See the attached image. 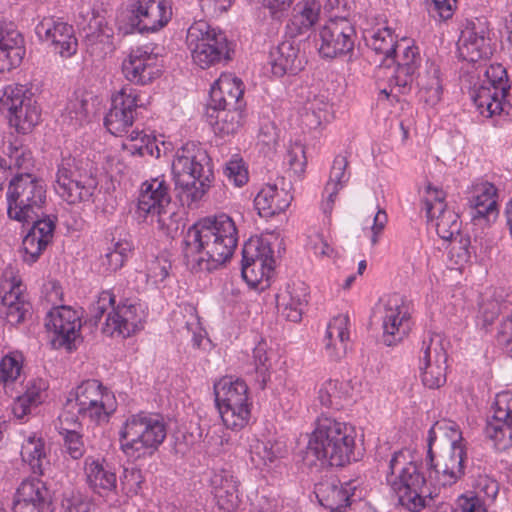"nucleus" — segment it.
<instances>
[{
    "label": "nucleus",
    "mask_w": 512,
    "mask_h": 512,
    "mask_svg": "<svg viewBox=\"0 0 512 512\" xmlns=\"http://www.w3.org/2000/svg\"><path fill=\"white\" fill-rule=\"evenodd\" d=\"M238 242L235 222L226 214L202 219L186 232L182 250L192 271H211L226 263Z\"/></svg>",
    "instance_id": "nucleus-1"
},
{
    "label": "nucleus",
    "mask_w": 512,
    "mask_h": 512,
    "mask_svg": "<svg viewBox=\"0 0 512 512\" xmlns=\"http://www.w3.org/2000/svg\"><path fill=\"white\" fill-rule=\"evenodd\" d=\"M177 196L183 204L200 200L214 177L211 160L204 148L194 142L183 145L172 163Z\"/></svg>",
    "instance_id": "nucleus-2"
},
{
    "label": "nucleus",
    "mask_w": 512,
    "mask_h": 512,
    "mask_svg": "<svg viewBox=\"0 0 512 512\" xmlns=\"http://www.w3.org/2000/svg\"><path fill=\"white\" fill-rule=\"evenodd\" d=\"M420 463L409 450L395 452L388 463L386 483L397 495L399 503L412 512H419L430 495Z\"/></svg>",
    "instance_id": "nucleus-3"
},
{
    "label": "nucleus",
    "mask_w": 512,
    "mask_h": 512,
    "mask_svg": "<svg viewBox=\"0 0 512 512\" xmlns=\"http://www.w3.org/2000/svg\"><path fill=\"white\" fill-rule=\"evenodd\" d=\"M114 397L95 379L83 381L70 393L59 416L61 424H76L79 418L95 423L107 422L115 411Z\"/></svg>",
    "instance_id": "nucleus-4"
},
{
    "label": "nucleus",
    "mask_w": 512,
    "mask_h": 512,
    "mask_svg": "<svg viewBox=\"0 0 512 512\" xmlns=\"http://www.w3.org/2000/svg\"><path fill=\"white\" fill-rule=\"evenodd\" d=\"M7 215L11 220L29 223L39 217L46 201V186L42 179L30 172H20L9 181Z\"/></svg>",
    "instance_id": "nucleus-5"
},
{
    "label": "nucleus",
    "mask_w": 512,
    "mask_h": 512,
    "mask_svg": "<svg viewBox=\"0 0 512 512\" xmlns=\"http://www.w3.org/2000/svg\"><path fill=\"white\" fill-rule=\"evenodd\" d=\"M98 186L95 169L85 159L63 157L58 164L54 190L69 204L90 201Z\"/></svg>",
    "instance_id": "nucleus-6"
},
{
    "label": "nucleus",
    "mask_w": 512,
    "mask_h": 512,
    "mask_svg": "<svg viewBox=\"0 0 512 512\" xmlns=\"http://www.w3.org/2000/svg\"><path fill=\"white\" fill-rule=\"evenodd\" d=\"M137 214L146 223L167 233L178 229L177 214L164 177H156L142 184Z\"/></svg>",
    "instance_id": "nucleus-7"
},
{
    "label": "nucleus",
    "mask_w": 512,
    "mask_h": 512,
    "mask_svg": "<svg viewBox=\"0 0 512 512\" xmlns=\"http://www.w3.org/2000/svg\"><path fill=\"white\" fill-rule=\"evenodd\" d=\"M186 42L193 63L201 69L225 65L232 58L226 35L205 21L196 22L189 27Z\"/></svg>",
    "instance_id": "nucleus-8"
},
{
    "label": "nucleus",
    "mask_w": 512,
    "mask_h": 512,
    "mask_svg": "<svg viewBox=\"0 0 512 512\" xmlns=\"http://www.w3.org/2000/svg\"><path fill=\"white\" fill-rule=\"evenodd\" d=\"M214 394L224 425L232 430L244 428L251 416L246 383L224 377L214 385Z\"/></svg>",
    "instance_id": "nucleus-9"
},
{
    "label": "nucleus",
    "mask_w": 512,
    "mask_h": 512,
    "mask_svg": "<svg viewBox=\"0 0 512 512\" xmlns=\"http://www.w3.org/2000/svg\"><path fill=\"white\" fill-rule=\"evenodd\" d=\"M166 425L158 415L146 412L131 415L127 418L121 431L122 450L131 455L143 449L156 450L165 440Z\"/></svg>",
    "instance_id": "nucleus-10"
},
{
    "label": "nucleus",
    "mask_w": 512,
    "mask_h": 512,
    "mask_svg": "<svg viewBox=\"0 0 512 512\" xmlns=\"http://www.w3.org/2000/svg\"><path fill=\"white\" fill-rule=\"evenodd\" d=\"M374 316L381 323L382 340L387 346L401 342L411 329V308L400 294L382 297L375 305Z\"/></svg>",
    "instance_id": "nucleus-11"
},
{
    "label": "nucleus",
    "mask_w": 512,
    "mask_h": 512,
    "mask_svg": "<svg viewBox=\"0 0 512 512\" xmlns=\"http://www.w3.org/2000/svg\"><path fill=\"white\" fill-rule=\"evenodd\" d=\"M0 110L7 113L10 126L26 134L40 121V109L31 92L23 85H9L0 97Z\"/></svg>",
    "instance_id": "nucleus-12"
},
{
    "label": "nucleus",
    "mask_w": 512,
    "mask_h": 512,
    "mask_svg": "<svg viewBox=\"0 0 512 512\" xmlns=\"http://www.w3.org/2000/svg\"><path fill=\"white\" fill-rule=\"evenodd\" d=\"M510 86L507 72L500 65H491L485 70L484 78L471 91V98L479 113L487 118L500 115L504 110L505 97Z\"/></svg>",
    "instance_id": "nucleus-13"
},
{
    "label": "nucleus",
    "mask_w": 512,
    "mask_h": 512,
    "mask_svg": "<svg viewBox=\"0 0 512 512\" xmlns=\"http://www.w3.org/2000/svg\"><path fill=\"white\" fill-rule=\"evenodd\" d=\"M356 445V431L333 418H322V457L330 466L343 467L350 463Z\"/></svg>",
    "instance_id": "nucleus-14"
},
{
    "label": "nucleus",
    "mask_w": 512,
    "mask_h": 512,
    "mask_svg": "<svg viewBox=\"0 0 512 512\" xmlns=\"http://www.w3.org/2000/svg\"><path fill=\"white\" fill-rule=\"evenodd\" d=\"M273 251L268 242L260 238H250L242 249L241 273L244 280L257 287L268 281L273 270Z\"/></svg>",
    "instance_id": "nucleus-15"
},
{
    "label": "nucleus",
    "mask_w": 512,
    "mask_h": 512,
    "mask_svg": "<svg viewBox=\"0 0 512 512\" xmlns=\"http://www.w3.org/2000/svg\"><path fill=\"white\" fill-rule=\"evenodd\" d=\"M136 90L130 86H124L112 98V106L104 119L107 130L115 136H123L132 127L136 109L141 107Z\"/></svg>",
    "instance_id": "nucleus-16"
},
{
    "label": "nucleus",
    "mask_w": 512,
    "mask_h": 512,
    "mask_svg": "<svg viewBox=\"0 0 512 512\" xmlns=\"http://www.w3.org/2000/svg\"><path fill=\"white\" fill-rule=\"evenodd\" d=\"M492 408L493 415L487 422L485 434L497 450H506L512 446V393H498Z\"/></svg>",
    "instance_id": "nucleus-17"
},
{
    "label": "nucleus",
    "mask_w": 512,
    "mask_h": 512,
    "mask_svg": "<svg viewBox=\"0 0 512 512\" xmlns=\"http://www.w3.org/2000/svg\"><path fill=\"white\" fill-rule=\"evenodd\" d=\"M445 193L436 188H427L425 210L428 220L433 223L437 234L443 240H452L459 235L461 222L458 214L447 207Z\"/></svg>",
    "instance_id": "nucleus-18"
},
{
    "label": "nucleus",
    "mask_w": 512,
    "mask_h": 512,
    "mask_svg": "<svg viewBox=\"0 0 512 512\" xmlns=\"http://www.w3.org/2000/svg\"><path fill=\"white\" fill-rule=\"evenodd\" d=\"M458 55L467 62H478L492 55L489 30L480 20L467 22L457 42Z\"/></svg>",
    "instance_id": "nucleus-19"
},
{
    "label": "nucleus",
    "mask_w": 512,
    "mask_h": 512,
    "mask_svg": "<svg viewBox=\"0 0 512 512\" xmlns=\"http://www.w3.org/2000/svg\"><path fill=\"white\" fill-rule=\"evenodd\" d=\"M45 326L53 331L52 343L55 347L72 350L74 341L79 336L81 320L78 313L68 306L53 308L46 317Z\"/></svg>",
    "instance_id": "nucleus-20"
},
{
    "label": "nucleus",
    "mask_w": 512,
    "mask_h": 512,
    "mask_svg": "<svg viewBox=\"0 0 512 512\" xmlns=\"http://www.w3.org/2000/svg\"><path fill=\"white\" fill-rule=\"evenodd\" d=\"M131 12V25L141 33L160 30L172 17V8L166 0H137Z\"/></svg>",
    "instance_id": "nucleus-21"
},
{
    "label": "nucleus",
    "mask_w": 512,
    "mask_h": 512,
    "mask_svg": "<svg viewBox=\"0 0 512 512\" xmlns=\"http://www.w3.org/2000/svg\"><path fill=\"white\" fill-rule=\"evenodd\" d=\"M37 36L49 42L61 57L69 58L77 51V39L71 25L53 17L43 18L36 26Z\"/></svg>",
    "instance_id": "nucleus-22"
},
{
    "label": "nucleus",
    "mask_w": 512,
    "mask_h": 512,
    "mask_svg": "<svg viewBox=\"0 0 512 512\" xmlns=\"http://www.w3.org/2000/svg\"><path fill=\"white\" fill-rule=\"evenodd\" d=\"M122 71L129 82L147 85L160 75L157 55L144 48L133 49L123 61Z\"/></svg>",
    "instance_id": "nucleus-23"
},
{
    "label": "nucleus",
    "mask_w": 512,
    "mask_h": 512,
    "mask_svg": "<svg viewBox=\"0 0 512 512\" xmlns=\"http://www.w3.org/2000/svg\"><path fill=\"white\" fill-rule=\"evenodd\" d=\"M14 512H52L48 489L38 478L24 480L17 489Z\"/></svg>",
    "instance_id": "nucleus-24"
},
{
    "label": "nucleus",
    "mask_w": 512,
    "mask_h": 512,
    "mask_svg": "<svg viewBox=\"0 0 512 512\" xmlns=\"http://www.w3.org/2000/svg\"><path fill=\"white\" fill-rule=\"evenodd\" d=\"M353 28L344 16L336 15L322 27V56L336 57L353 48Z\"/></svg>",
    "instance_id": "nucleus-25"
},
{
    "label": "nucleus",
    "mask_w": 512,
    "mask_h": 512,
    "mask_svg": "<svg viewBox=\"0 0 512 512\" xmlns=\"http://www.w3.org/2000/svg\"><path fill=\"white\" fill-rule=\"evenodd\" d=\"M142 319L139 305L123 303L107 314L102 331L109 336L129 337L141 328Z\"/></svg>",
    "instance_id": "nucleus-26"
},
{
    "label": "nucleus",
    "mask_w": 512,
    "mask_h": 512,
    "mask_svg": "<svg viewBox=\"0 0 512 512\" xmlns=\"http://www.w3.org/2000/svg\"><path fill=\"white\" fill-rule=\"evenodd\" d=\"M29 223L33 225L22 241L23 259L25 262L34 263L52 242L56 223L49 216H39Z\"/></svg>",
    "instance_id": "nucleus-27"
},
{
    "label": "nucleus",
    "mask_w": 512,
    "mask_h": 512,
    "mask_svg": "<svg viewBox=\"0 0 512 512\" xmlns=\"http://www.w3.org/2000/svg\"><path fill=\"white\" fill-rule=\"evenodd\" d=\"M243 93L239 78L222 74L211 87L209 110L215 112L219 108H243Z\"/></svg>",
    "instance_id": "nucleus-28"
},
{
    "label": "nucleus",
    "mask_w": 512,
    "mask_h": 512,
    "mask_svg": "<svg viewBox=\"0 0 512 512\" xmlns=\"http://www.w3.org/2000/svg\"><path fill=\"white\" fill-rule=\"evenodd\" d=\"M24 55L23 37L12 22L0 20V72L20 65Z\"/></svg>",
    "instance_id": "nucleus-29"
},
{
    "label": "nucleus",
    "mask_w": 512,
    "mask_h": 512,
    "mask_svg": "<svg viewBox=\"0 0 512 512\" xmlns=\"http://www.w3.org/2000/svg\"><path fill=\"white\" fill-rule=\"evenodd\" d=\"M466 456L465 446H450L436 464L430 462V465L435 467L438 481L442 486H451L463 477Z\"/></svg>",
    "instance_id": "nucleus-30"
},
{
    "label": "nucleus",
    "mask_w": 512,
    "mask_h": 512,
    "mask_svg": "<svg viewBox=\"0 0 512 512\" xmlns=\"http://www.w3.org/2000/svg\"><path fill=\"white\" fill-rule=\"evenodd\" d=\"M348 325L349 319L345 315H337L327 324L323 341L326 356L331 362L341 360L346 354Z\"/></svg>",
    "instance_id": "nucleus-31"
},
{
    "label": "nucleus",
    "mask_w": 512,
    "mask_h": 512,
    "mask_svg": "<svg viewBox=\"0 0 512 512\" xmlns=\"http://www.w3.org/2000/svg\"><path fill=\"white\" fill-rule=\"evenodd\" d=\"M30 310L31 304L21 281L10 283L0 306V312L5 316L6 321L12 325L19 324L25 320Z\"/></svg>",
    "instance_id": "nucleus-32"
},
{
    "label": "nucleus",
    "mask_w": 512,
    "mask_h": 512,
    "mask_svg": "<svg viewBox=\"0 0 512 512\" xmlns=\"http://www.w3.org/2000/svg\"><path fill=\"white\" fill-rule=\"evenodd\" d=\"M212 493L222 512H232L238 505V484L229 470L216 471L211 477Z\"/></svg>",
    "instance_id": "nucleus-33"
},
{
    "label": "nucleus",
    "mask_w": 512,
    "mask_h": 512,
    "mask_svg": "<svg viewBox=\"0 0 512 512\" xmlns=\"http://www.w3.org/2000/svg\"><path fill=\"white\" fill-rule=\"evenodd\" d=\"M85 475L88 486L100 496H107L117 489L115 472L103 460L87 457Z\"/></svg>",
    "instance_id": "nucleus-34"
},
{
    "label": "nucleus",
    "mask_w": 512,
    "mask_h": 512,
    "mask_svg": "<svg viewBox=\"0 0 512 512\" xmlns=\"http://www.w3.org/2000/svg\"><path fill=\"white\" fill-rule=\"evenodd\" d=\"M292 200L293 196L288 190L267 184L256 195L254 204L261 217L269 218L285 211Z\"/></svg>",
    "instance_id": "nucleus-35"
},
{
    "label": "nucleus",
    "mask_w": 512,
    "mask_h": 512,
    "mask_svg": "<svg viewBox=\"0 0 512 512\" xmlns=\"http://www.w3.org/2000/svg\"><path fill=\"white\" fill-rule=\"evenodd\" d=\"M307 288L304 284H293L276 296L277 308L288 321L297 323L302 319L307 300Z\"/></svg>",
    "instance_id": "nucleus-36"
},
{
    "label": "nucleus",
    "mask_w": 512,
    "mask_h": 512,
    "mask_svg": "<svg viewBox=\"0 0 512 512\" xmlns=\"http://www.w3.org/2000/svg\"><path fill=\"white\" fill-rule=\"evenodd\" d=\"M472 219H485L490 221L498 215L497 189L489 182H481L474 186L473 196L470 200Z\"/></svg>",
    "instance_id": "nucleus-37"
},
{
    "label": "nucleus",
    "mask_w": 512,
    "mask_h": 512,
    "mask_svg": "<svg viewBox=\"0 0 512 512\" xmlns=\"http://www.w3.org/2000/svg\"><path fill=\"white\" fill-rule=\"evenodd\" d=\"M272 73L281 77L286 73L295 74L302 69L299 49L291 42L284 41L270 52Z\"/></svg>",
    "instance_id": "nucleus-38"
},
{
    "label": "nucleus",
    "mask_w": 512,
    "mask_h": 512,
    "mask_svg": "<svg viewBox=\"0 0 512 512\" xmlns=\"http://www.w3.org/2000/svg\"><path fill=\"white\" fill-rule=\"evenodd\" d=\"M437 440L442 444H445L446 442L448 447L465 446L462 432L460 431L457 423L447 419L436 421L428 431L427 437V456L431 462L433 461L432 446Z\"/></svg>",
    "instance_id": "nucleus-39"
},
{
    "label": "nucleus",
    "mask_w": 512,
    "mask_h": 512,
    "mask_svg": "<svg viewBox=\"0 0 512 512\" xmlns=\"http://www.w3.org/2000/svg\"><path fill=\"white\" fill-rule=\"evenodd\" d=\"M209 123L213 126L215 134L225 137L233 135L242 125V108H219L215 112L207 108Z\"/></svg>",
    "instance_id": "nucleus-40"
},
{
    "label": "nucleus",
    "mask_w": 512,
    "mask_h": 512,
    "mask_svg": "<svg viewBox=\"0 0 512 512\" xmlns=\"http://www.w3.org/2000/svg\"><path fill=\"white\" fill-rule=\"evenodd\" d=\"M356 485L354 481L345 483L332 482L325 489L324 500L322 506L330 512H345L351 505L352 497L354 496Z\"/></svg>",
    "instance_id": "nucleus-41"
},
{
    "label": "nucleus",
    "mask_w": 512,
    "mask_h": 512,
    "mask_svg": "<svg viewBox=\"0 0 512 512\" xmlns=\"http://www.w3.org/2000/svg\"><path fill=\"white\" fill-rule=\"evenodd\" d=\"M419 97L428 105L437 104L442 95L441 71L438 65L430 63L426 70L419 76Z\"/></svg>",
    "instance_id": "nucleus-42"
},
{
    "label": "nucleus",
    "mask_w": 512,
    "mask_h": 512,
    "mask_svg": "<svg viewBox=\"0 0 512 512\" xmlns=\"http://www.w3.org/2000/svg\"><path fill=\"white\" fill-rule=\"evenodd\" d=\"M364 38L367 45L376 54L382 55L385 61H389L390 57L394 56L399 44L395 40L392 29L386 25L367 30Z\"/></svg>",
    "instance_id": "nucleus-43"
},
{
    "label": "nucleus",
    "mask_w": 512,
    "mask_h": 512,
    "mask_svg": "<svg viewBox=\"0 0 512 512\" xmlns=\"http://www.w3.org/2000/svg\"><path fill=\"white\" fill-rule=\"evenodd\" d=\"M21 458L34 474L42 475L49 465L45 442L42 438L29 436L21 447Z\"/></svg>",
    "instance_id": "nucleus-44"
},
{
    "label": "nucleus",
    "mask_w": 512,
    "mask_h": 512,
    "mask_svg": "<svg viewBox=\"0 0 512 512\" xmlns=\"http://www.w3.org/2000/svg\"><path fill=\"white\" fill-rule=\"evenodd\" d=\"M348 162L345 156L338 155L334 158L329 179L326 184V189L329 191V197L326 203L325 213L328 214V225H331V213L335 197L340 189L349 179V174L346 172Z\"/></svg>",
    "instance_id": "nucleus-45"
},
{
    "label": "nucleus",
    "mask_w": 512,
    "mask_h": 512,
    "mask_svg": "<svg viewBox=\"0 0 512 512\" xmlns=\"http://www.w3.org/2000/svg\"><path fill=\"white\" fill-rule=\"evenodd\" d=\"M447 345V339L439 333H433L424 338L421 347L420 363L431 365L447 363Z\"/></svg>",
    "instance_id": "nucleus-46"
},
{
    "label": "nucleus",
    "mask_w": 512,
    "mask_h": 512,
    "mask_svg": "<svg viewBox=\"0 0 512 512\" xmlns=\"http://www.w3.org/2000/svg\"><path fill=\"white\" fill-rule=\"evenodd\" d=\"M354 384L352 381L340 382L330 379L325 383L322 393V406L340 409L343 402L353 397Z\"/></svg>",
    "instance_id": "nucleus-47"
},
{
    "label": "nucleus",
    "mask_w": 512,
    "mask_h": 512,
    "mask_svg": "<svg viewBox=\"0 0 512 512\" xmlns=\"http://www.w3.org/2000/svg\"><path fill=\"white\" fill-rule=\"evenodd\" d=\"M295 14L292 18V25L299 33L309 30L314 26L319 18L320 3L317 0H305L299 3L294 9Z\"/></svg>",
    "instance_id": "nucleus-48"
},
{
    "label": "nucleus",
    "mask_w": 512,
    "mask_h": 512,
    "mask_svg": "<svg viewBox=\"0 0 512 512\" xmlns=\"http://www.w3.org/2000/svg\"><path fill=\"white\" fill-rule=\"evenodd\" d=\"M392 62H396L397 66L402 69L417 71L421 63V57L418 47L411 40L402 39L394 56L390 57Z\"/></svg>",
    "instance_id": "nucleus-49"
},
{
    "label": "nucleus",
    "mask_w": 512,
    "mask_h": 512,
    "mask_svg": "<svg viewBox=\"0 0 512 512\" xmlns=\"http://www.w3.org/2000/svg\"><path fill=\"white\" fill-rule=\"evenodd\" d=\"M274 354V351L268 347L264 340H261L253 350L255 369L262 389H264L267 381L270 379V369Z\"/></svg>",
    "instance_id": "nucleus-50"
},
{
    "label": "nucleus",
    "mask_w": 512,
    "mask_h": 512,
    "mask_svg": "<svg viewBox=\"0 0 512 512\" xmlns=\"http://www.w3.org/2000/svg\"><path fill=\"white\" fill-rule=\"evenodd\" d=\"M320 418L315 420L316 428L311 434H306L304 439L307 440V445L304 451L301 452V461L309 470L315 469L319 471L318 461L320 459V434H319Z\"/></svg>",
    "instance_id": "nucleus-51"
},
{
    "label": "nucleus",
    "mask_w": 512,
    "mask_h": 512,
    "mask_svg": "<svg viewBox=\"0 0 512 512\" xmlns=\"http://www.w3.org/2000/svg\"><path fill=\"white\" fill-rule=\"evenodd\" d=\"M131 249L132 245L127 240H120L114 243L113 247L109 248L102 258V265L109 271H117L123 266Z\"/></svg>",
    "instance_id": "nucleus-52"
},
{
    "label": "nucleus",
    "mask_w": 512,
    "mask_h": 512,
    "mask_svg": "<svg viewBox=\"0 0 512 512\" xmlns=\"http://www.w3.org/2000/svg\"><path fill=\"white\" fill-rule=\"evenodd\" d=\"M423 384L430 389H437L446 382L447 363L445 364H419Z\"/></svg>",
    "instance_id": "nucleus-53"
},
{
    "label": "nucleus",
    "mask_w": 512,
    "mask_h": 512,
    "mask_svg": "<svg viewBox=\"0 0 512 512\" xmlns=\"http://www.w3.org/2000/svg\"><path fill=\"white\" fill-rule=\"evenodd\" d=\"M22 365L14 356H5L0 363V385L3 386L5 392L20 376Z\"/></svg>",
    "instance_id": "nucleus-54"
},
{
    "label": "nucleus",
    "mask_w": 512,
    "mask_h": 512,
    "mask_svg": "<svg viewBox=\"0 0 512 512\" xmlns=\"http://www.w3.org/2000/svg\"><path fill=\"white\" fill-rule=\"evenodd\" d=\"M251 461L256 467L267 466L276 458L269 443L253 438L250 443Z\"/></svg>",
    "instance_id": "nucleus-55"
},
{
    "label": "nucleus",
    "mask_w": 512,
    "mask_h": 512,
    "mask_svg": "<svg viewBox=\"0 0 512 512\" xmlns=\"http://www.w3.org/2000/svg\"><path fill=\"white\" fill-rule=\"evenodd\" d=\"M70 425H74L72 422H65L62 424L61 429L63 430L65 446L68 454L73 459H80L85 453V447L82 440V436L74 429L70 428Z\"/></svg>",
    "instance_id": "nucleus-56"
},
{
    "label": "nucleus",
    "mask_w": 512,
    "mask_h": 512,
    "mask_svg": "<svg viewBox=\"0 0 512 512\" xmlns=\"http://www.w3.org/2000/svg\"><path fill=\"white\" fill-rule=\"evenodd\" d=\"M5 153L14 161V166L23 172H29L34 167V159L29 149L10 143Z\"/></svg>",
    "instance_id": "nucleus-57"
},
{
    "label": "nucleus",
    "mask_w": 512,
    "mask_h": 512,
    "mask_svg": "<svg viewBox=\"0 0 512 512\" xmlns=\"http://www.w3.org/2000/svg\"><path fill=\"white\" fill-rule=\"evenodd\" d=\"M65 112L74 125H82L88 115V102L86 99L74 95L67 103Z\"/></svg>",
    "instance_id": "nucleus-58"
},
{
    "label": "nucleus",
    "mask_w": 512,
    "mask_h": 512,
    "mask_svg": "<svg viewBox=\"0 0 512 512\" xmlns=\"http://www.w3.org/2000/svg\"><path fill=\"white\" fill-rule=\"evenodd\" d=\"M475 495L480 499L493 501L499 491V485L496 480L487 476L479 475L474 483Z\"/></svg>",
    "instance_id": "nucleus-59"
},
{
    "label": "nucleus",
    "mask_w": 512,
    "mask_h": 512,
    "mask_svg": "<svg viewBox=\"0 0 512 512\" xmlns=\"http://www.w3.org/2000/svg\"><path fill=\"white\" fill-rule=\"evenodd\" d=\"M415 71L396 67L394 75L390 78L391 92L396 90L398 93L405 94L411 90Z\"/></svg>",
    "instance_id": "nucleus-60"
},
{
    "label": "nucleus",
    "mask_w": 512,
    "mask_h": 512,
    "mask_svg": "<svg viewBox=\"0 0 512 512\" xmlns=\"http://www.w3.org/2000/svg\"><path fill=\"white\" fill-rule=\"evenodd\" d=\"M286 162L289 169L294 174H300L304 171L306 165V157L304 147L300 143L292 144L286 154Z\"/></svg>",
    "instance_id": "nucleus-61"
},
{
    "label": "nucleus",
    "mask_w": 512,
    "mask_h": 512,
    "mask_svg": "<svg viewBox=\"0 0 512 512\" xmlns=\"http://www.w3.org/2000/svg\"><path fill=\"white\" fill-rule=\"evenodd\" d=\"M114 302L115 296L110 291L101 292L98 300L90 307V321L97 325L107 309L113 306Z\"/></svg>",
    "instance_id": "nucleus-62"
},
{
    "label": "nucleus",
    "mask_w": 512,
    "mask_h": 512,
    "mask_svg": "<svg viewBox=\"0 0 512 512\" xmlns=\"http://www.w3.org/2000/svg\"><path fill=\"white\" fill-rule=\"evenodd\" d=\"M224 174L238 187L248 181V173L241 159L230 160L224 168Z\"/></svg>",
    "instance_id": "nucleus-63"
},
{
    "label": "nucleus",
    "mask_w": 512,
    "mask_h": 512,
    "mask_svg": "<svg viewBox=\"0 0 512 512\" xmlns=\"http://www.w3.org/2000/svg\"><path fill=\"white\" fill-rule=\"evenodd\" d=\"M141 482L140 470L134 468L124 469L123 475L120 478L121 491L126 495L136 494Z\"/></svg>",
    "instance_id": "nucleus-64"
}]
</instances>
